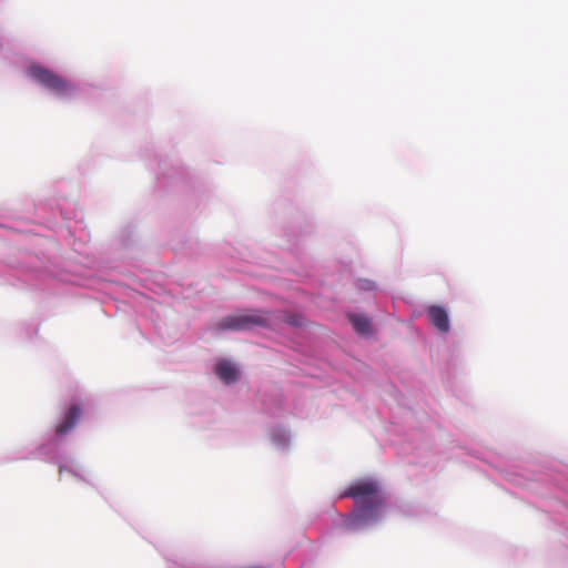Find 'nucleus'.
I'll return each mask as SVG.
<instances>
[{
	"label": "nucleus",
	"instance_id": "obj_1",
	"mask_svg": "<svg viewBox=\"0 0 568 568\" xmlns=\"http://www.w3.org/2000/svg\"><path fill=\"white\" fill-rule=\"evenodd\" d=\"M378 486L375 481L363 480L352 485L344 496L353 498H363L359 501V514H357V520H369L377 518L378 509L381 507V500L376 498Z\"/></svg>",
	"mask_w": 568,
	"mask_h": 568
},
{
	"label": "nucleus",
	"instance_id": "obj_2",
	"mask_svg": "<svg viewBox=\"0 0 568 568\" xmlns=\"http://www.w3.org/2000/svg\"><path fill=\"white\" fill-rule=\"evenodd\" d=\"M270 312L246 310L225 316L217 324L220 329L247 331L254 327H271Z\"/></svg>",
	"mask_w": 568,
	"mask_h": 568
},
{
	"label": "nucleus",
	"instance_id": "obj_3",
	"mask_svg": "<svg viewBox=\"0 0 568 568\" xmlns=\"http://www.w3.org/2000/svg\"><path fill=\"white\" fill-rule=\"evenodd\" d=\"M29 74L41 85L45 87L47 89L53 91L59 95H65L72 89V85L69 81L43 67H30Z\"/></svg>",
	"mask_w": 568,
	"mask_h": 568
},
{
	"label": "nucleus",
	"instance_id": "obj_4",
	"mask_svg": "<svg viewBox=\"0 0 568 568\" xmlns=\"http://www.w3.org/2000/svg\"><path fill=\"white\" fill-rule=\"evenodd\" d=\"M429 323L439 332L447 333L450 328L446 310L438 305H432L426 311Z\"/></svg>",
	"mask_w": 568,
	"mask_h": 568
},
{
	"label": "nucleus",
	"instance_id": "obj_5",
	"mask_svg": "<svg viewBox=\"0 0 568 568\" xmlns=\"http://www.w3.org/2000/svg\"><path fill=\"white\" fill-rule=\"evenodd\" d=\"M82 415L80 405L73 404L67 410L62 422L57 426V436H63L71 432Z\"/></svg>",
	"mask_w": 568,
	"mask_h": 568
},
{
	"label": "nucleus",
	"instance_id": "obj_6",
	"mask_svg": "<svg viewBox=\"0 0 568 568\" xmlns=\"http://www.w3.org/2000/svg\"><path fill=\"white\" fill-rule=\"evenodd\" d=\"M215 374L226 384L234 383L237 379L236 367L227 361H222L216 364Z\"/></svg>",
	"mask_w": 568,
	"mask_h": 568
},
{
	"label": "nucleus",
	"instance_id": "obj_7",
	"mask_svg": "<svg viewBox=\"0 0 568 568\" xmlns=\"http://www.w3.org/2000/svg\"><path fill=\"white\" fill-rule=\"evenodd\" d=\"M271 326L277 323H286L291 326H302L304 324V317L301 314L287 313V312H276L271 313Z\"/></svg>",
	"mask_w": 568,
	"mask_h": 568
},
{
	"label": "nucleus",
	"instance_id": "obj_8",
	"mask_svg": "<svg viewBox=\"0 0 568 568\" xmlns=\"http://www.w3.org/2000/svg\"><path fill=\"white\" fill-rule=\"evenodd\" d=\"M349 322L352 323L354 329L357 333L366 334L371 329V322L366 316L357 315V314H351L348 316Z\"/></svg>",
	"mask_w": 568,
	"mask_h": 568
}]
</instances>
